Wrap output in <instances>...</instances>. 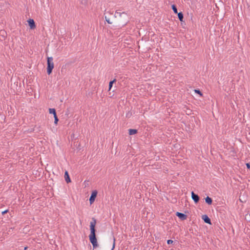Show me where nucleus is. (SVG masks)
Instances as JSON below:
<instances>
[{
    "mask_svg": "<svg viewBox=\"0 0 250 250\" xmlns=\"http://www.w3.org/2000/svg\"><path fill=\"white\" fill-rule=\"evenodd\" d=\"M96 222V219L93 217L92 218V221L90 223V234L89 235V239L96 238V229H95Z\"/></svg>",
    "mask_w": 250,
    "mask_h": 250,
    "instance_id": "1",
    "label": "nucleus"
},
{
    "mask_svg": "<svg viewBox=\"0 0 250 250\" xmlns=\"http://www.w3.org/2000/svg\"><path fill=\"white\" fill-rule=\"evenodd\" d=\"M53 60V59L52 57H48L47 58L46 72L48 75L52 73V70L54 67V64Z\"/></svg>",
    "mask_w": 250,
    "mask_h": 250,
    "instance_id": "2",
    "label": "nucleus"
},
{
    "mask_svg": "<svg viewBox=\"0 0 250 250\" xmlns=\"http://www.w3.org/2000/svg\"><path fill=\"white\" fill-rule=\"evenodd\" d=\"M97 194L98 191L97 190H94L92 191L89 199L90 205H92L94 202Z\"/></svg>",
    "mask_w": 250,
    "mask_h": 250,
    "instance_id": "3",
    "label": "nucleus"
},
{
    "mask_svg": "<svg viewBox=\"0 0 250 250\" xmlns=\"http://www.w3.org/2000/svg\"><path fill=\"white\" fill-rule=\"evenodd\" d=\"M27 21L28 22V24L29 26L30 27V29L33 30V29H34L36 28V25L35 22L33 19H29Z\"/></svg>",
    "mask_w": 250,
    "mask_h": 250,
    "instance_id": "4",
    "label": "nucleus"
},
{
    "mask_svg": "<svg viewBox=\"0 0 250 250\" xmlns=\"http://www.w3.org/2000/svg\"><path fill=\"white\" fill-rule=\"evenodd\" d=\"M191 199L194 201L195 204H197L200 200V196L198 194H195L193 191L191 192Z\"/></svg>",
    "mask_w": 250,
    "mask_h": 250,
    "instance_id": "5",
    "label": "nucleus"
},
{
    "mask_svg": "<svg viewBox=\"0 0 250 250\" xmlns=\"http://www.w3.org/2000/svg\"><path fill=\"white\" fill-rule=\"evenodd\" d=\"M175 215L182 221L186 220L188 217L186 214L179 212H176Z\"/></svg>",
    "mask_w": 250,
    "mask_h": 250,
    "instance_id": "6",
    "label": "nucleus"
},
{
    "mask_svg": "<svg viewBox=\"0 0 250 250\" xmlns=\"http://www.w3.org/2000/svg\"><path fill=\"white\" fill-rule=\"evenodd\" d=\"M89 241L90 243L92 244L93 249L96 248L99 246V245L98 244L97 237L96 238H90L89 239Z\"/></svg>",
    "mask_w": 250,
    "mask_h": 250,
    "instance_id": "7",
    "label": "nucleus"
},
{
    "mask_svg": "<svg viewBox=\"0 0 250 250\" xmlns=\"http://www.w3.org/2000/svg\"><path fill=\"white\" fill-rule=\"evenodd\" d=\"M202 219H203L205 223L209 225H211V220L207 215H203L202 216Z\"/></svg>",
    "mask_w": 250,
    "mask_h": 250,
    "instance_id": "8",
    "label": "nucleus"
},
{
    "mask_svg": "<svg viewBox=\"0 0 250 250\" xmlns=\"http://www.w3.org/2000/svg\"><path fill=\"white\" fill-rule=\"evenodd\" d=\"M64 179L65 180V182L68 184L71 182V179L70 178L68 172L67 171H65L64 172Z\"/></svg>",
    "mask_w": 250,
    "mask_h": 250,
    "instance_id": "9",
    "label": "nucleus"
},
{
    "mask_svg": "<svg viewBox=\"0 0 250 250\" xmlns=\"http://www.w3.org/2000/svg\"><path fill=\"white\" fill-rule=\"evenodd\" d=\"M205 202L208 205H211L212 203V199L209 196L205 198Z\"/></svg>",
    "mask_w": 250,
    "mask_h": 250,
    "instance_id": "10",
    "label": "nucleus"
},
{
    "mask_svg": "<svg viewBox=\"0 0 250 250\" xmlns=\"http://www.w3.org/2000/svg\"><path fill=\"white\" fill-rule=\"evenodd\" d=\"M138 130L136 129H128V134L129 135H133L137 134Z\"/></svg>",
    "mask_w": 250,
    "mask_h": 250,
    "instance_id": "11",
    "label": "nucleus"
},
{
    "mask_svg": "<svg viewBox=\"0 0 250 250\" xmlns=\"http://www.w3.org/2000/svg\"><path fill=\"white\" fill-rule=\"evenodd\" d=\"M178 18L181 21V25L183 28H185V25H186L185 21L184 20V17H178Z\"/></svg>",
    "mask_w": 250,
    "mask_h": 250,
    "instance_id": "12",
    "label": "nucleus"
},
{
    "mask_svg": "<svg viewBox=\"0 0 250 250\" xmlns=\"http://www.w3.org/2000/svg\"><path fill=\"white\" fill-rule=\"evenodd\" d=\"M117 81L116 79H114V80L110 81L109 83V85H108V91H110L113 86V84L114 83H115Z\"/></svg>",
    "mask_w": 250,
    "mask_h": 250,
    "instance_id": "13",
    "label": "nucleus"
},
{
    "mask_svg": "<svg viewBox=\"0 0 250 250\" xmlns=\"http://www.w3.org/2000/svg\"><path fill=\"white\" fill-rule=\"evenodd\" d=\"M245 219L247 221L250 222V210H248L245 215Z\"/></svg>",
    "mask_w": 250,
    "mask_h": 250,
    "instance_id": "14",
    "label": "nucleus"
},
{
    "mask_svg": "<svg viewBox=\"0 0 250 250\" xmlns=\"http://www.w3.org/2000/svg\"><path fill=\"white\" fill-rule=\"evenodd\" d=\"M49 113L51 114H53V116L57 115L56 111L55 108H49Z\"/></svg>",
    "mask_w": 250,
    "mask_h": 250,
    "instance_id": "15",
    "label": "nucleus"
},
{
    "mask_svg": "<svg viewBox=\"0 0 250 250\" xmlns=\"http://www.w3.org/2000/svg\"><path fill=\"white\" fill-rule=\"evenodd\" d=\"M105 17V20L109 24H112L115 21V20L114 19L110 20V19L108 18L107 17Z\"/></svg>",
    "mask_w": 250,
    "mask_h": 250,
    "instance_id": "16",
    "label": "nucleus"
},
{
    "mask_svg": "<svg viewBox=\"0 0 250 250\" xmlns=\"http://www.w3.org/2000/svg\"><path fill=\"white\" fill-rule=\"evenodd\" d=\"M171 8H172V9L173 10L174 13L175 14H177L178 11H177V7H176V5H174V4H172L171 5Z\"/></svg>",
    "mask_w": 250,
    "mask_h": 250,
    "instance_id": "17",
    "label": "nucleus"
},
{
    "mask_svg": "<svg viewBox=\"0 0 250 250\" xmlns=\"http://www.w3.org/2000/svg\"><path fill=\"white\" fill-rule=\"evenodd\" d=\"M0 33L1 34L2 37V39H1V40H4L5 37V35H6V33L4 30H3V31L1 30L0 31Z\"/></svg>",
    "mask_w": 250,
    "mask_h": 250,
    "instance_id": "18",
    "label": "nucleus"
},
{
    "mask_svg": "<svg viewBox=\"0 0 250 250\" xmlns=\"http://www.w3.org/2000/svg\"><path fill=\"white\" fill-rule=\"evenodd\" d=\"M194 91L196 93L199 94L200 96H203V93L199 89H194Z\"/></svg>",
    "mask_w": 250,
    "mask_h": 250,
    "instance_id": "19",
    "label": "nucleus"
},
{
    "mask_svg": "<svg viewBox=\"0 0 250 250\" xmlns=\"http://www.w3.org/2000/svg\"><path fill=\"white\" fill-rule=\"evenodd\" d=\"M54 124L55 125H57L58 123V122L59 121V118H58L57 115H56V116H54Z\"/></svg>",
    "mask_w": 250,
    "mask_h": 250,
    "instance_id": "20",
    "label": "nucleus"
},
{
    "mask_svg": "<svg viewBox=\"0 0 250 250\" xmlns=\"http://www.w3.org/2000/svg\"><path fill=\"white\" fill-rule=\"evenodd\" d=\"M132 116V113L130 111H128L126 114V118H130Z\"/></svg>",
    "mask_w": 250,
    "mask_h": 250,
    "instance_id": "21",
    "label": "nucleus"
},
{
    "mask_svg": "<svg viewBox=\"0 0 250 250\" xmlns=\"http://www.w3.org/2000/svg\"><path fill=\"white\" fill-rule=\"evenodd\" d=\"M87 1H88V0H81V2L82 4H83V5H86L87 3Z\"/></svg>",
    "mask_w": 250,
    "mask_h": 250,
    "instance_id": "22",
    "label": "nucleus"
},
{
    "mask_svg": "<svg viewBox=\"0 0 250 250\" xmlns=\"http://www.w3.org/2000/svg\"><path fill=\"white\" fill-rule=\"evenodd\" d=\"M116 13L120 16H121V14L125 13L124 12H122L121 10H117Z\"/></svg>",
    "mask_w": 250,
    "mask_h": 250,
    "instance_id": "23",
    "label": "nucleus"
},
{
    "mask_svg": "<svg viewBox=\"0 0 250 250\" xmlns=\"http://www.w3.org/2000/svg\"><path fill=\"white\" fill-rule=\"evenodd\" d=\"M173 243V241L170 239L167 240V244L168 245L172 244Z\"/></svg>",
    "mask_w": 250,
    "mask_h": 250,
    "instance_id": "24",
    "label": "nucleus"
},
{
    "mask_svg": "<svg viewBox=\"0 0 250 250\" xmlns=\"http://www.w3.org/2000/svg\"><path fill=\"white\" fill-rule=\"evenodd\" d=\"M8 212H9V210L8 209H6V210L2 211L1 213H2V215H4V214L7 213Z\"/></svg>",
    "mask_w": 250,
    "mask_h": 250,
    "instance_id": "25",
    "label": "nucleus"
},
{
    "mask_svg": "<svg viewBox=\"0 0 250 250\" xmlns=\"http://www.w3.org/2000/svg\"><path fill=\"white\" fill-rule=\"evenodd\" d=\"M115 239L114 238V242H113V246H112V248L111 249V250H113L115 248Z\"/></svg>",
    "mask_w": 250,
    "mask_h": 250,
    "instance_id": "26",
    "label": "nucleus"
},
{
    "mask_svg": "<svg viewBox=\"0 0 250 250\" xmlns=\"http://www.w3.org/2000/svg\"><path fill=\"white\" fill-rule=\"evenodd\" d=\"M247 168L250 170V163H247L246 164Z\"/></svg>",
    "mask_w": 250,
    "mask_h": 250,
    "instance_id": "27",
    "label": "nucleus"
},
{
    "mask_svg": "<svg viewBox=\"0 0 250 250\" xmlns=\"http://www.w3.org/2000/svg\"><path fill=\"white\" fill-rule=\"evenodd\" d=\"M177 16H183V14L182 12H180L179 13L177 12Z\"/></svg>",
    "mask_w": 250,
    "mask_h": 250,
    "instance_id": "28",
    "label": "nucleus"
},
{
    "mask_svg": "<svg viewBox=\"0 0 250 250\" xmlns=\"http://www.w3.org/2000/svg\"><path fill=\"white\" fill-rule=\"evenodd\" d=\"M27 248H28V247H26L24 248V250H26Z\"/></svg>",
    "mask_w": 250,
    "mask_h": 250,
    "instance_id": "29",
    "label": "nucleus"
},
{
    "mask_svg": "<svg viewBox=\"0 0 250 250\" xmlns=\"http://www.w3.org/2000/svg\"><path fill=\"white\" fill-rule=\"evenodd\" d=\"M187 114H188V115H189V114H190L191 113H190H190H187Z\"/></svg>",
    "mask_w": 250,
    "mask_h": 250,
    "instance_id": "30",
    "label": "nucleus"
},
{
    "mask_svg": "<svg viewBox=\"0 0 250 250\" xmlns=\"http://www.w3.org/2000/svg\"><path fill=\"white\" fill-rule=\"evenodd\" d=\"M93 250H94V249H93Z\"/></svg>",
    "mask_w": 250,
    "mask_h": 250,
    "instance_id": "31",
    "label": "nucleus"
}]
</instances>
